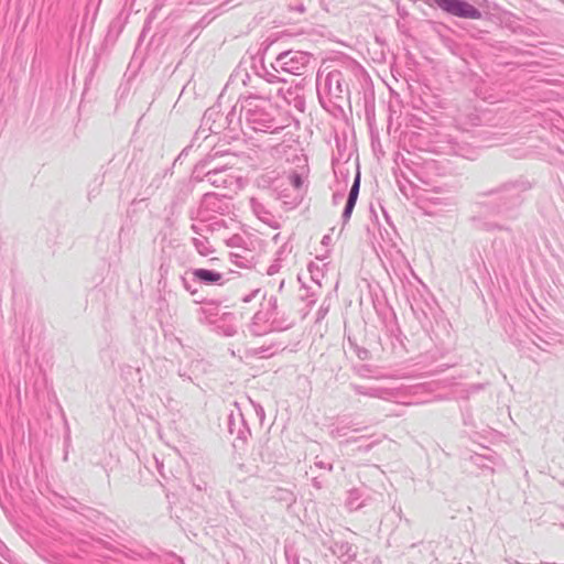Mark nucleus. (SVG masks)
Returning a JSON list of instances; mask_svg holds the SVG:
<instances>
[{"instance_id": "nucleus-58", "label": "nucleus", "mask_w": 564, "mask_h": 564, "mask_svg": "<svg viewBox=\"0 0 564 564\" xmlns=\"http://www.w3.org/2000/svg\"><path fill=\"white\" fill-rule=\"evenodd\" d=\"M160 273H161V276H164L167 273V269L164 268L163 264H161V267H160Z\"/></svg>"}, {"instance_id": "nucleus-39", "label": "nucleus", "mask_w": 564, "mask_h": 564, "mask_svg": "<svg viewBox=\"0 0 564 564\" xmlns=\"http://www.w3.org/2000/svg\"><path fill=\"white\" fill-rule=\"evenodd\" d=\"M409 302L413 312L424 311L423 306L421 305V302L416 299L414 294H412V299L409 297Z\"/></svg>"}, {"instance_id": "nucleus-64", "label": "nucleus", "mask_w": 564, "mask_h": 564, "mask_svg": "<svg viewBox=\"0 0 564 564\" xmlns=\"http://www.w3.org/2000/svg\"><path fill=\"white\" fill-rule=\"evenodd\" d=\"M338 435H345L346 433L343 432V429H337Z\"/></svg>"}, {"instance_id": "nucleus-5", "label": "nucleus", "mask_w": 564, "mask_h": 564, "mask_svg": "<svg viewBox=\"0 0 564 564\" xmlns=\"http://www.w3.org/2000/svg\"><path fill=\"white\" fill-rule=\"evenodd\" d=\"M294 322L291 315L278 304L274 295L263 297L260 308L253 314L248 329L252 336H263L271 332L290 329Z\"/></svg>"}, {"instance_id": "nucleus-10", "label": "nucleus", "mask_w": 564, "mask_h": 564, "mask_svg": "<svg viewBox=\"0 0 564 564\" xmlns=\"http://www.w3.org/2000/svg\"><path fill=\"white\" fill-rule=\"evenodd\" d=\"M349 388L358 395H365L384 401H391L400 395V389L398 388L362 386L354 382L349 384Z\"/></svg>"}, {"instance_id": "nucleus-16", "label": "nucleus", "mask_w": 564, "mask_h": 564, "mask_svg": "<svg viewBox=\"0 0 564 564\" xmlns=\"http://www.w3.org/2000/svg\"><path fill=\"white\" fill-rule=\"evenodd\" d=\"M189 273L193 275L194 283L203 285H224L226 282L223 273L212 269L196 268L189 270Z\"/></svg>"}, {"instance_id": "nucleus-1", "label": "nucleus", "mask_w": 564, "mask_h": 564, "mask_svg": "<svg viewBox=\"0 0 564 564\" xmlns=\"http://www.w3.org/2000/svg\"><path fill=\"white\" fill-rule=\"evenodd\" d=\"M535 181L525 175L509 178L497 186L480 191L476 194L475 207L478 214L471 216L474 228L481 231H506L511 238V227L488 219V216H499L507 220H517L520 210L528 199L529 193L534 188Z\"/></svg>"}, {"instance_id": "nucleus-23", "label": "nucleus", "mask_w": 564, "mask_h": 564, "mask_svg": "<svg viewBox=\"0 0 564 564\" xmlns=\"http://www.w3.org/2000/svg\"><path fill=\"white\" fill-rule=\"evenodd\" d=\"M250 207L253 214L264 224H268L272 228H279V223L274 219L271 212L261 203L258 198L252 197L250 199Z\"/></svg>"}, {"instance_id": "nucleus-36", "label": "nucleus", "mask_w": 564, "mask_h": 564, "mask_svg": "<svg viewBox=\"0 0 564 564\" xmlns=\"http://www.w3.org/2000/svg\"><path fill=\"white\" fill-rule=\"evenodd\" d=\"M355 372L360 377V378H371L372 375H371V367L369 365H360L358 367H355Z\"/></svg>"}, {"instance_id": "nucleus-33", "label": "nucleus", "mask_w": 564, "mask_h": 564, "mask_svg": "<svg viewBox=\"0 0 564 564\" xmlns=\"http://www.w3.org/2000/svg\"><path fill=\"white\" fill-rule=\"evenodd\" d=\"M270 67L272 70L280 76L281 73H286V65L283 52H281L274 59V62L271 63Z\"/></svg>"}, {"instance_id": "nucleus-45", "label": "nucleus", "mask_w": 564, "mask_h": 564, "mask_svg": "<svg viewBox=\"0 0 564 564\" xmlns=\"http://www.w3.org/2000/svg\"><path fill=\"white\" fill-rule=\"evenodd\" d=\"M95 182H96V186L88 192L89 200H91L94 197H96L98 195L100 186L102 185V181L96 180Z\"/></svg>"}, {"instance_id": "nucleus-43", "label": "nucleus", "mask_w": 564, "mask_h": 564, "mask_svg": "<svg viewBox=\"0 0 564 564\" xmlns=\"http://www.w3.org/2000/svg\"><path fill=\"white\" fill-rule=\"evenodd\" d=\"M251 403L253 405L257 416L259 417L260 422H262L265 417L264 409L259 403H254L253 401H251Z\"/></svg>"}, {"instance_id": "nucleus-62", "label": "nucleus", "mask_w": 564, "mask_h": 564, "mask_svg": "<svg viewBox=\"0 0 564 564\" xmlns=\"http://www.w3.org/2000/svg\"><path fill=\"white\" fill-rule=\"evenodd\" d=\"M296 10H297V11H300V12H304V10H305V9H304V7L301 4V6H299V7L296 8Z\"/></svg>"}, {"instance_id": "nucleus-42", "label": "nucleus", "mask_w": 564, "mask_h": 564, "mask_svg": "<svg viewBox=\"0 0 564 564\" xmlns=\"http://www.w3.org/2000/svg\"><path fill=\"white\" fill-rule=\"evenodd\" d=\"M153 462H154V465H155V468L158 470V473L164 478L166 479V475L164 473V464L162 460H160L156 456H153Z\"/></svg>"}, {"instance_id": "nucleus-41", "label": "nucleus", "mask_w": 564, "mask_h": 564, "mask_svg": "<svg viewBox=\"0 0 564 564\" xmlns=\"http://www.w3.org/2000/svg\"><path fill=\"white\" fill-rule=\"evenodd\" d=\"M272 43H273V41H272V40H270V39H265V40L261 43L260 48H259V52H258V54H260V55H261L260 57H262V58H263V55L267 53V51H268V50H269V47L272 45Z\"/></svg>"}, {"instance_id": "nucleus-56", "label": "nucleus", "mask_w": 564, "mask_h": 564, "mask_svg": "<svg viewBox=\"0 0 564 564\" xmlns=\"http://www.w3.org/2000/svg\"><path fill=\"white\" fill-rule=\"evenodd\" d=\"M312 486L316 489H321L323 487V481L319 479V477H313Z\"/></svg>"}, {"instance_id": "nucleus-48", "label": "nucleus", "mask_w": 564, "mask_h": 564, "mask_svg": "<svg viewBox=\"0 0 564 564\" xmlns=\"http://www.w3.org/2000/svg\"><path fill=\"white\" fill-rule=\"evenodd\" d=\"M230 169H231V166H230L229 162H227L225 164H221V165H216L213 162L212 165L209 167H207L206 170H215V171L225 170V171H229Z\"/></svg>"}, {"instance_id": "nucleus-12", "label": "nucleus", "mask_w": 564, "mask_h": 564, "mask_svg": "<svg viewBox=\"0 0 564 564\" xmlns=\"http://www.w3.org/2000/svg\"><path fill=\"white\" fill-rule=\"evenodd\" d=\"M234 405L237 408V412L231 411L227 416V427L231 435H235L237 440L247 441L251 435L250 429L238 406L235 402Z\"/></svg>"}, {"instance_id": "nucleus-20", "label": "nucleus", "mask_w": 564, "mask_h": 564, "mask_svg": "<svg viewBox=\"0 0 564 564\" xmlns=\"http://www.w3.org/2000/svg\"><path fill=\"white\" fill-rule=\"evenodd\" d=\"M202 180L206 181L212 186L227 188L232 185L235 177L225 170H207L204 172Z\"/></svg>"}, {"instance_id": "nucleus-28", "label": "nucleus", "mask_w": 564, "mask_h": 564, "mask_svg": "<svg viewBox=\"0 0 564 564\" xmlns=\"http://www.w3.org/2000/svg\"><path fill=\"white\" fill-rule=\"evenodd\" d=\"M469 460L480 469H488L490 471H494L492 465H495V458L492 456H486L475 453L470 455Z\"/></svg>"}, {"instance_id": "nucleus-3", "label": "nucleus", "mask_w": 564, "mask_h": 564, "mask_svg": "<svg viewBox=\"0 0 564 564\" xmlns=\"http://www.w3.org/2000/svg\"><path fill=\"white\" fill-rule=\"evenodd\" d=\"M352 72L348 67L321 68L316 74L318 101L327 112H344V106L350 104V83Z\"/></svg>"}, {"instance_id": "nucleus-26", "label": "nucleus", "mask_w": 564, "mask_h": 564, "mask_svg": "<svg viewBox=\"0 0 564 564\" xmlns=\"http://www.w3.org/2000/svg\"><path fill=\"white\" fill-rule=\"evenodd\" d=\"M446 145L443 147V151L445 153L459 156L467 155V149L465 148L463 142L457 141V138L451 134L446 135Z\"/></svg>"}, {"instance_id": "nucleus-30", "label": "nucleus", "mask_w": 564, "mask_h": 564, "mask_svg": "<svg viewBox=\"0 0 564 564\" xmlns=\"http://www.w3.org/2000/svg\"><path fill=\"white\" fill-rule=\"evenodd\" d=\"M192 242L196 249V251L200 256H208L213 252V248L207 239V237L203 236V238H193Z\"/></svg>"}, {"instance_id": "nucleus-53", "label": "nucleus", "mask_w": 564, "mask_h": 564, "mask_svg": "<svg viewBox=\"0 0 564 564\" xmlns=\"http://www.w3.org/2000/svg\"><path fill=\"white\" fill-rule=\"evenodd\" d=\"M285 556L289 564H300L299 557L296 555L291 556L288 550H285Z\"/></svg>"}, {"instance_id": "nucleus-63", "label": "nucleus", "mask_w": 564, "mask_h": 564, "mask_svg": "<svg viewBox=\"0 0 564 564\" xmlns=\"http://www.w3.org/2000/svg\"><path fill=\"white\" fill-rule=\"evenodd\" d=\"M186 152H187V148H185V149L181 152V154L178 155V159H180L182 155H186Z\"/></svg>"}, {"instance_id": "nucleus-15", "label": "nucleus", "mask_w": 564, "mask_h": 564, "mask_svg": "<svg viewBox=\"0 0 564 564\" xmlns=\"http://www.w3.org/2000/svg\"><path fill=\"white\" fill-rule=\"evenodd\" d=\"M78 505V509H75L74 507L70 508L74 509L80 516H83L87 521L94 523L95 525L101 528L105 531L115 533V530L112 529V527H115V523L108 517H106L100 511L91 507L84 506L80 503Z\"/></svg>"}, {"instance_id": "nucleus-52", "label": "nucleus", "mask_w": 564, "mask_h": 564, "mask_svg": "<svg viewBox=\"0 0 564 564\" xmlns=\"http://www.w3.org/2000/svg\"><path fill=\"white\" fill-rule=\"evenodd\" d=\"M235 115V109H232L226 117L223 116V124L228 123V127H230Z\"/></svg>"}, {"instance_id": "nucleus-59", "label": "nucleus", "mask_w": 564, "mask_h": 564, "mask_svg": "<svg viewBox=\"0 0 564 564\" xmlns=\"http://www.w3.org/2000/svg\"><path fill=\"white\" fill-rule=\"evenodd\" d=\"M355 561H356V560H349V557H347V560H346V561H344V563H343V564H356V563H355Z\"/></svg>"}, {"instance_id": "nucleus-8", "label": "nucleus", "mask_w": 564, "mask_h": 564, "mask_svg": "<svg viewBox=\"0 0 564 564\" xmlns=\"http://www.w3.org/2000/svg\"><path fill=\"white\" fill-rule=\"evenodd\" d=\"M286 74L301 76L305 74L313 61V55L304 51L288 50L283 51Z\"/></svg>"}, {"instance_id": "nucleus-55", "label": "nucleus", "mask_w": 564, "mask_h": 564, "mask_svg": "<svg viewBox=\"0 0 564 564\" xmlns=\"http://www.w3.org/2000/svg\"><path fill=\"white\" fill-rule=\"evenodd\" d=\"M258 292H259V290H254V291H252L251 293H249V294L245 295V296L242 297V301H243L245 303H249V302H251V301L256 297V295L258 294Z\"/></svg>"}, {"instance_id": "nucleus-61", "label": "nucleus", "mask_w": 564, "mask_h": 564, "mask_svg": "<svg viewBox=\"0 0 564 564\" xmlns=\"http://www.w3.org/2000/svg\"><path fill=\"white\" fill-rule=\"evenodd\" d=\"M433 24H434L435 26H438V28H446V25H445V24H442V23L433 22Z\"/></svg>"}, {"instance_id": "nucleus-25", "label": "nucleus", "mask_w": 564, "mask_h": 564, "mask_svg": "<svg viewBox=\"0 0 564 564\" xmlns=\"http://www.w3.org/2000/svg\"><path fill=\"white\" fill-rule=\"evenodd\" d=\"M535 339L532 343L541 350L550 351V348L561 344L560 335L555 333L534 334Z\"/></svg>"}, {"instance_id": "nucleus-31", "label": "nucleus", "mask_w": 564, "mask_h": 564, "mask_svg": "<svg viewBox=\"0 0 564 564\" xmlns=\"http://www.w3.org/2000/svg\"><path fill=\"white\" fill-rule=\"evenodd\" d=\"M347 340H348L349 347L355 351V354L357 355V357L360 360L365 361V360L370 359V357H371L370 351L367 348L360 347L357 344L355 338L348 336Z\"/></svg>"}, {"instance_id": "nucleus-32", "label": "nucleus", "mask_w": 564, "mask_h": 564, "mask_svg": "<svg viewBox=\"0 0 564 564\" xmlns=\"http://www.w3.org/2000/svg\"><path fill=\"white\" fill-rule=\"evenodd\" d=\"M492 249H494V252H495V257L499 261H502V262H507L508 261V249H507V247L505 246V243L501 240L495 239L492 241Z\"/></svg>"}, {"instance_id": "nucleus-29", "label": "nucleus", "mask_w": 564, "mask_h": 564, "mask_svg": "<svg viewBox=\"0 0 564 564\" xmlns=\"http://www.w3.org/2000/svg\"><path fill=\"white\" fill-rule=\"evenodd\" d=\"M279 350V347L276 345H269V346H260L257 348H249L246 350V355L248 357H271Z\"/></svg>"}, {"instance_id": "nucleus-7", "label": "nucleus", "mask_w": 564, "mask_h": 564, "mask_svg": "<svg viewBox=\"0 0 564 564\" xmlns=\"http://www.w3.org/2000/svg\"><path fill=\"white\" fill-rule=\"evenodd\" d=\"M229 205L227 197L216 193H206L203 195L200 206L197 210V217L202 221L212 219L213 214L224 215L228 213Z\"/></svg>"}, {"instance_id": "nucleus-11", "label": "nucleus", "mask_w": 564, "mask_h": 564, "mask_svg": "<svg viewBox=\"0 0 564 564\" xmlns=\"http://www.w3.org/2000/svg\"><path fill=\"white\" fill-rule=\"evenodd\" d=\"M194 303L200 304V307L197 308V321L200 324L213 326V324L220 317L219 314V305L220 302L214 299H195Z\"/></svg>"}, {"instance_id": "nucleus-40", "label": "nucleus", "mask_w": 564, "mask_h": 564, "mask_svg": "<svg viewBox=\"0 0 564 564\" xmlns=\"http://www.w3.org/2000/svg\"><path fill=\"white\" fill-rule=\"evenodd\" d=\"M314 466L321 469H326L327 471H333V463H325L324 460L315 459Z\"/></svg>"}, {"instance_id": "nucleus-38", "label": "nucleus", "mask_w": 564, "mask_h": 564, "mask_svg": "<svg viewBox=\"0 0 564 564\" xmlns=\"http://www.w3.org/2000/svg\"><path fill=\"white\" fill-rule=\"evenodd\" d=\"M328 311H329V306L328 305H325V303H323L318 311L316 312V322H321L322 319L325 318V316L328 314Z\"/></svg>"}, {"instance_id": "nucleus-18", "label": "nucleus", "mask_w": 564, "mask_h": 564, "mask_svg": "<svg viewBox=\"0 0 564 564\" xmlns=\"http://www.w3.org/2000/svg\"><path fill=\"white\" fill-rule=\"evenodd\" d=\"M223 128V115L220 111L215 107L208 108L204 112L199 129L203 132L208 130L210 133H219Z\"/></svg>"}, {"instance_id": "nucleus-22", "label": "nucleus", "mask_w": 564, "mask_h": 564, "mask_svg": "<svg viewBox=\"0 0 564 564\" xmlns=\"http://www.w3.org/2000/svg\"><path fill=\"white\" fill-rule=\"evenodd\" d=\"M251 68L259 79H262L268 84H279L285 82L282 77L278 76V74H275L271 67H268L264 64L262 57L259 58L258 63H253Z\"/></svg>"}, {"instance_id": "nucleus-27", "label": "nucleus", "mask_w": 564, "mask_h": 564, "mask_svg": "<svg viewBox=\"0 0 564 564\" xmlns=\"http://www.w3.org/2000/svg\"><path fill=\"white\" fill-rule=\"evenodd\" d=\"M346 506L350 511L358 510L364 506L362 494L359 489L352 488L348 491Z\"/></svg>"}, {"instance_id": "nucleus-24", "label": "nucleus", "mask_w": 564, "mask_h": 564, "mask_svg": "<svg viewBox=\"0 0 564 564\" xmlns=\"http://www.w3.org/2000/svg\"><path fill=\"white\" fill-rule=\"evenodd\" d=\"M328 550L339 558L346 556L349 560H356L357 556L356 549L347 541H333Z\"/></svg>"}, {"instance_id": "nucleus-49", "label": "nucleus", "mask_w": 564, "mask_h": 564, "mask_svg": "<svg viewBox=\"0 0 564 564\" xmlns=\"http://www.w3.org/2000/svg\"><path fill=\"white\" fill-rule=\"evenodd\" d=\"M202 25L200 23H196L188 32V36H193L194 39H196L202 30Z\"/></svg>"}, {"instance_id": "nucleus-19", "label": "nucleus", "mask_w": 564, "mask_h": 564, "mask_svg": "<svg viewBox=\"0 0 564 564\" xmlns=\"http://www.w3.org/2000/svg\"><path fill=\"white\" fill-rule=\"evenodd\" d=\"M210 327L217 334L231 337L237 334L236 316L230 312L223 313Z\"/></svg>"}, {"instance_id": "nucleus-14", "label": "nucleus", "mask_w": 564, "mask_h": 564, "mask_svg": "<svg viewBox=\"0 0 564 564\" xmlns=\"http://www.w3.org/2000/svg\"><path fill=\"white\" fill-rule=\"evenodd\" d=\"M276 96L281 97L288 105L293 106L296 110L304 112L305 97L303 86L279 87L276 89Z\"/></svg>"}, {"instance_id": "nucleus-47", "label": "nucleus", "mask_w": 564, "mask_h": 564, "mask_svg": "<svg viewBox=\"0 0 564 564\" xmlns=\"http://www.w3.org/2000/svg\"><path fill=\"white\" fill-rule=\"evenodd\" d=\"M303 288L305 289L306 293H305V294H302V295H301V299H302V300H307L308 305H313V304H315V302H316V297H315L314 293H311V294H310V293H308L307 288H305V286H303Z\"/></svg>"}, {"instance_id": "nucleus-46", "label": "nucleus", "mask_w": 564, "mask_h": 564, "mask_svg": "<svg viewBox=\"0 0 564 564\" xmlns=\"http://www.w3.org/2000/svg\"><path fill=\"white\" fill-rule=\"evenodd\" d=\"M193 486L198 490V491H207L208 489V482L205 481V480H202L199 479L198 481H193Z\"/></svg>"}, {"instance_id": "nucleus-35", "label": "nucleus", "mask_w": 564, "mask_h": 564, "mask_svg": "<svg viewBox=\"0 0 564 564\" xmlns=\"http://www.w3.org/2000/svg\"><path fill=\"white\" fill-rule=\"evenodd\" d=\"M290 184L295 188L300 189L303 186V177L297 172H292L289 176Z\"/></svg>"}, {"instance_id": "nucleus-13", "label": "nucleus", "mask_w": 564, "mask_h": 564, "mask_svg": "<svg viewBox=\"0 0 564 564\" xmlns=\"http://www.w3.org/2000/svg\"><path fill=\"white\" fill-rule=\"evenodd\" d=\"M454 120L457 129L462 132H469L471 128L480 126L482 121L477 109L470 105L458 109Z\"/></svg>"}, {"instance_id": "nucleus-2", "label": "nucleus", "mask_w": 564, "mask_h": 564, "mask_svg": "<svg viewBox=\"0 0 564 564\" xmlns=\"http://www.w3.org/2000/svg\"><path fill=\"white\" fill-rule=\"evenodd\" d=\"M247 80L256 90L246 96L241 102V113H243L247 126L256 132L279 133L286 126L279 109L271 102L272 91H265L261 85L252 84L249 74H246L245 85H248Z\"/></svg>"}, {"instance_id": "nucleus-51", "label": "nucleus", "mask_w": 564, "mask_h": 564, "mask_svg": "<svg viewBox=\"0 0 564 564\" xmlns=\"http://www.w3.org/2000/svg\"><path fill=\"white\" fill-rule=\"evenodd\" d=\"M281 265L278 263V261H275L274 263H272L268 270H267V273L269 275H273L275 274L279 270H280Z\"/></svg>"}, {"instance_id": "nucleus-4", "label": "nucleus", "mask_w": 564, "mask_h": 564, "mask_svg": "<svg viewBox=\"0 0 564 564\" xmlns=\"http://www.w3.org/2000/svg\"><path fill=\"white\" fill-rule=\"evenodd\" d=\"M106 536L108 540L85 533L83 538L78 539V547L82 552L98 556L91 564H161L160 556L145 546H139L133 550L130 549L127 554L128 563L104 555L101 553L104 550L116 551V546L112 543L115 540L109 534H106Z\"/></svg>"}, {"instance_id": "nucleus-34", "label": "nucleus", "mask_w": 564, "mask_h": 564, "mask_svg": "<svg viewBox=\"0 0 564 564\" xmlns=\"http://www.w3.org/2000/svg\"><path fill=\"white\" fill-rule=\"evenodd\" d=\"M188 273L189 271H187L184 275L180 276L181 283L191 295H196L198 293V289L196 288L197 283H194L193 278H187Z\"/></svg>"}, {"instance_id": "nucleus-54", "label": "nucleus", "mask_w": 564, "mask_h": 564, "mask_svg": "<svg viewBox=\"0 0 564 564\" xmlns=\"http://www.w3.org/2000/svg\"><path fill=\"white\" fill-rule=\"evenodd\" d=\"M314 270H315V265H314L313 263H311V264L308 265V271H310V273H311V276H312V279H313L315 282H317V283L319 284L318 280H317V272H315ZM316 271H318V268H317V267H316Z\"/></svg>"}, {"instance_id": "nucleus-60", "label": "nucleus", "mask_w": 564, "mask_h": 564, "mask_svg": "<svg viewBox=\"0 0 564 564\" xmlns=\"http://www.w3.org/2000/svg\"><path fill=\"white\" fill-rule=\"evenodd\" d=\"M510 338L512 339L514 345H520V340L518 338H514L512 335H510Z\"/></svg>"}, {"instance_id": "nucleus-57", "label": "nucleus", "mask_w": 564, "mask_h": 564, "mask_svg": "<svg viewBox=\"0 0 564 564\" xmlns=\"http://www.w3.org/2000/svg\"><path fill=\"white\" fill-rule=\"evenodd\" d=\"M330 240H332L330 236H329V235H325V236L323 237V239H322V243H323L324 246H327V245L330 242Z\"/></svg>"}, {"instance_id": "nucleus-37", "label": "nucleus", "mask_w": 564, "mask_h": 564, "mask_svg": "<svg viewBox=\"0 0 564 564\" xmlns=\"http://www.w3.org/2000/svg\"><path fill=\"white\" fill-rule=\"evenodd\" d=\"M231 257L235 258L234 262L242 268H250L252 264V259H247L243 256H240L239 253H232Z\"/></svg>"}, {"instance_id": "nucleus-50", "label": "nucleus", "mask_w": 564, "mask_h": 564, "mask_svg": "<svg viewBox=\"0 0 564 564\" xmlns=\"http://www.w3.org/2000/svg\"><path fill=\"white\" fill-rule=\"evenodd\" d=\"M345 198V194L343 192H335L333 194L332 200L334 205H338Z\"/></svg>"}, {"instance_id": "nucleus-17", "label": "nucleus", "mask_w": 564, "mask_h": 564, "mask_svg": "<svg viewBox=\"0 0 564 564\" xmlns=\"http://www.w3.org/2000/svg\"><path fill=\"white\" fill-rule=\"evenodd\" d=\"M360 189V173L357 171L354 182L350 186L349 193L346 197V204L341 214L343 226H345L354 212Z\"/></svg>"}, {"instance_id": "nucleus-21", "label": "nucleus", "mask_w": 564, "mask_h": 564, "mask_svg": "<svg viewBox=\"0 0 564 564\" xmlns=\"http://www.w3.org/2000/svg\"><path fill=\"white\" fill-rule=\"evenodd\" d=\"M228 155H231V153L228 151H218L216 149H213L204 159H202L195 165L194 171H193L194 178L198 182H204L202 180V177L204 175V172L207 171L206 169L212 165V163L215 162V160L217 158L228 156Z\"/></svg>"}, {"instance_id": "nucleus-9", "label": "nucleus", "mask_w": 564, "mask_h": 564, "mask_svg": "<svg viewBox=\"0 0 564 564\" xmlns=\"http://www.w3.org/2000/svg\"><path fill=\"white\" fill-rule=\"evenodd\" d=\"M193 192V186L189 181L183 180L175 184L173 196L170 205L165 208L167 212V220L171 217L177 216L181 213L183 205Z\"/></svg>"}, {"instance_id": "nucleus-6", "label": "nucleus", "mask_w": 564, "mask_h": 564, "mask_svg": "<svg viewBox=\"0 0 564 564\" xmlns=\"http://www.w3.org/2000/svg\"><path fill=\"white\" fill-rule=\"evenodd\" d=\"M424 3L460 19L479 20L482 18L481 11L467 0H424Z\"/></svg>"}, {"instance_id": "nucleus-44", "label": "nucleus", "mask_w": 564, "mask_h": 564, "mask_svg": "<svg viewBox=\"0 0 564 564\" xmlns=\"http://www.w3.org/2000/svg\"><path fill=\"white\" fill-rule=\"evenodd\" d=\"M191 229L196 234V235H199V236H204V232L205 231H208L209 230V226L207 225H204V226H199V225H195L193 224L191 226Z\"/></svg>"}]
</instances>
